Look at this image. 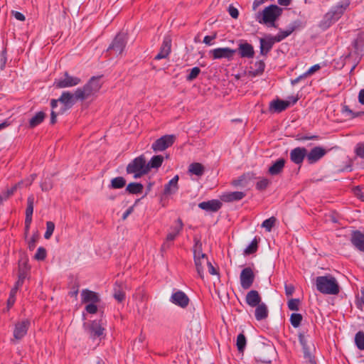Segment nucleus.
<instances>
[{
	"mask_svg": "<svg viewBox=\"0 0 364 364\" xmlns=\"http://www.w3.org/2000/svg\"><path fill=\"white\" fill-rule=\"evenodd\" d=\"M293 31V29L288 31H281L278 33L277 35L272 36L274 38V41L280 42L287 36H289Z\"/></svg>",
	"mask_w": 364,
	"mask_h": 364,
	"instance_id": "44",
	"label": "nucleus"
},
{
	"mask_svg": "<svg viewBox=\"0 0 364 364\" xmlns=\"http://www.w3.org/2000/svg\"><path fill=\"white\" fill-rule=\"evenodd\" d=\"M245 196V193L242 191H235L225 193L221 199L225 202H232L242 200Z\"/></svg>",
	"mask_w": 364,
	"mask_h": 364,
	"instance_id": "26",
	"label": "nucleus"
},
{
	"mask_svg": "<svg viewBox=\"0 0 364 364\" xmlns=\"http://www.w3.org/2000/svg\"><path fill=\"white\" fill-rule=\"evenodd\" d=\"M302 321V316L300 314H292L290 317L291 324L294 327L297 328L301 324Z\"/></svg>",
	"mask_w": 364,
	"mask_h": 364,
	"instance_id": "43",
	"label": "nucleus"
},
{
	"mask_svg": "<svg viewBox=\"0 0 364 364\" xmlns=\"http://www.w3.org/2000/svg\"><path fill=\"white\" fill-rule=\"evenodd\" d=\"M216 38V34H214L213 36H206L203 38V43L206 45L210 46L213 45V40H215Z\"/></svg>",
	"mask_w": 364,
	"mask_h": 364,
	"instance_id": "56",
	"label": "nucleus"
},
{
	"mask_svg": "<svg viewBox=\"0 0 364 364\" xmlns=\"http://www.w3.org/2000/svg\"><path fill=\"white\" fill-rule=\"evenodd\" d=\"M257 250V240L255 238L251 243L245 248V254L250 255L255 252Z\"/></svg>",
	"mask_w": 364,
	"mask_h": 364,
	"instance_id": "45",
	"label": "nucleus"
},
{
	"mask_svg": "<svg viewBox=\"0 0 364 364\" xmlns=\"http://www.w3.org/2000/svg\"><path fill=\"white\" fill-rule=\"evenodd\" d=\"M240 284L244 289H248L255 280V274L250 267L243 269L240 273Z\"/></svg>",
	"mask_w": 364,
	"mask_h": 364,
	"instance_id": "12",
	"label": "nucleus"
},
{
	"mask_svg": "<svg viewBox=\"0 0 364 364\" xmlns=\"http://www.w3.org/2000/svg\"><path fill=\"white\" fill-rule=\"evenodd\" d=\"M336 21L333 18L331 14L328 12L325 14L323 19L321 21L319 27L323 30H326Z\"/></svg>",
	"mask_w": 364,
	"mask_h": 364,
	"instance_id": "32",
	"label": "nucleus"
},
{
	"mask_svg": "<svg viewBox=\"0 0 364 364\" xmlns=\"http://www.w3.org/2000/svg\"><path fill=\"white\" fill-rule=\"evenodd\" d=\"M320 65L318 64L314 65L311 66L304 74L307 76L312 75L316 71L320 69Z\"/></svg>",
	"mask_w": 364,
	"mask_h": 364,
	"instance_id": "58",
	"label": "nucleus"
},
{
	"mask_svg": "<svg viewBox=\"0 0 364 364\" xmlns=\"http://www.w3.org/2000/svg\"><path fill=\"white\" fill-rule=\"evenodd\" d=\"M55 229V224L51 222L48 221L46 223V231L44 234V237L47 240L50 239L51 235L53 233Z\"/></svg>",
	"mask_w": 364,
	"mask_h": 364,
	"instance_id": "46",
	"label": "nucleus"
},
{
	"mask_svg": "<svg viewBox=\"0 0 364 364\" xmlns=\"http://www.w3.org/2000/svg\"><path fill=\"white\" fill-rule=\"evenodd\" d=\"M127 44V37L124 33H119L116 36L112 44L109 46L107 52H113L114 55L122 53Z\"/></svg>",
	"mask_w": 364,
	"mask_h": 364,
	"instance_id": "8",
	"label": "nucleus"
},
{
	"mask_svg": "<svg viewBox=\"0 0 364 364\" xmlns=\"http://www.w3.org/2000/svg\"><path fill=\"white\" fill-rule=\"evenodd\" d=\"M81 299L82 302L85 304L98 303L100 301L98 294L88 289H83L82 291Z\"/></svg>",
	"mask_w": 364,
	"mask_h": 364,
	"instance_id": "21",
	"label": "nucleus"
},
{
	"mask_svg": "<svg viewBox=\"0 0 364 364\" xmlns=\"http://www.w3.org/2000/svg\"><path fill=\"white\" fill-rule=\"evenodd\" d=\"M33 204H34V197H33V196H30L27 199V208L26 210V218L32 219V215L33 213Z\"/></svg>",
	"mask_w": 364,
	"mask_h": 364,
	"instance_id": "39",
	"label": "nucleus"
},
{
	"mask_svg": "<svg viewBox=\"0 0 364 364\" xmlns=\"http://www.w3.org/2000/svg\"><path fill=\"white\" fill-rule=\"evenodd\" d=\"M46 257V250L44 247H40L38 248L34 258L37 260H43Z\"/></svg>",
	"mask_w": 364,
	"mask_h": 364,
	"instance_id": "48",
	"label": "nucleus"
},
{
	"mask_svg": "<svg viewBox=\"0 0 364 364\" xmlns=\"http://www.w3.org/2000/svg\"><path fill=\"white\" fill-rule=\"evenodd\" d=\"M41 187L43 191H48L53 187L51 180L50 178H46L43 182L41 183Z\"/></svg>",
	"mask_w": 364,
	"mask_h": 364,
	"instance_id": "51",
	"label": "nucleus"
},
{
	"mask_svg": "<svg viewBox=\"0 0 364 364\" xmlns=\"http://www.w3.org/2000/svg\"><path fill=\"white\" fill-rule=\"evenodd\" d=\"M26 277V274L24 272H21L18 275V281L16 282V287H19L20 286H21L23 284V280Z\"/></svg>",
	"mask_w": 364,
	"mask_h": 364,
	"instance_id": "61",
	"label": "nucleus"
},
{
	"mask_svg": "<svg viewBox=\"0 0 364 364\" xmlns=\"http://www.w3.org/2000/svg\"><path fill=\"white\" fill-rule=\"evenodd\" d=\"M126 185V180L121 176L116 177L112 179L110 187L112 188L118 189L122 188Z\"/></svg>",
	"mask_w": 364,
	"mask_h": 364,
	"instance_id": "37",
	"label": "nucleus"
},
{
	"mask_svg": "<svg viewBox=\"0 0 364 364\" xmlns=\"http://www.w3.org/2000/svg\"><path fill=\"white\" fill-rule=\"evenodd\" d=\"M164 161V157L161 155L154 156L146 165L149 167V171L151 168H158Z\"/></svg>",
	"mask_w": 364,
	"mask_h": 364,
	"instance_id": "33",
	"label": "nucleus"
},
{
	"mask_svg": "<svg viewBox=\"0 0 364 364\" xmlns=\"http://www.w3.org/2000/svg\"><path fill=\"white\" fill-rule=\"evenodd\" d=\"M178 176H175L172 179L169 181V182L166 184L164 187V194L165 195H172L176 193L178 189Z\"/></svg>",
	"mask_w": 364,
	"mask_h": 364,
	"instance_id": "27",
	"label": "nucleus"
},
{
	"mask_svg": "<svg viewBox=\"0 0 364 364\" xmlns=\"http://www.w3.org/2000/svg\"><path fill=\"white\" fill-rule=\"evenodd\" d=\"M200 70L199 68L198 67H194L191 70H190V73L189 74L187 75L186 77V80L188 81H192L194 79H196L198 75L200 74Z\"/></svg>",
	"mask_w": 364,
	"mask_h": 364,
	"instance_id": "47",
	"label": "nucleus"
},
{
	"mask_svg": "<svg viewBox=\"0 0 364 364\" xmlns=\"http://www.w3.org/2000/svg\"><path fill=\"white\" fill-rule=\"evenodd\" d=\"M31 322L28 319H23L16 323L14 329V337L16 340H21L27 333Z\"/></svg>",
	"mask_w": 364,
	"mask_h": 364,
	"instance_id": "11",
	"label": "nucleus"
},
{
	"mask_svg": "<svg viewBox=\"0 0 364 364\" xmlns=\"http://www.w3.org/2000/svg\"><path fill=\"white\" fill-rule=\"evenodd\" d=\"M104 323L102 319L95 320L91 322L87 327V333L92 339L98 338L100 341L102 338L105 328Z\"/></svg>",
	"mask_w": 364,
	"mask_h": 364,
	"instance_id": "7",
	"label": "nucleus"
},
{
	"mask_svg": "<svg viewBox=\"0 0 364 364\" xmlns=\"http://www.w3.org/2000/svg\"><path fill=\"white\" fill-rule=\"evenodd\" d=\"M228 11L231 17H232L233 18H237L239 16L238 10L234 6H230Z\"/></svg>",
	"mask_w": 364,
	"mask_h": 364,
	"instance_id": "57",
	"label": "nucleus"
},
{
	"mask_svg": "<svg viewBox=\"0 0 364 364\" xmlns=\"http://www.w3.org/2000/svg\"><path fill=\"white\" fill-rule=\"evenodd\" d=\"M306 157V149L304 147H296L290 152V159L296 164H300Z\"/></svg>",
	"mask_w": 364,
	"mask_h": 364,
	"instance_id": "17",
	"label": "nucleus"
},
{
	"mask_svg": "<svg viewBox=\"0 0 364 364\" xmlns=\"http://www.w3.org/2000/svg\"><path fill=\"white\" fill-rule=\"evenodd\" d=\"M169 301L173 304L182 309L186 308L190 302L188 296L181 290H177L173 292L169 299Z\"/></svg>",
	"mask_w": 364,
	"mask_h": 364,
	"instance_id": "10",
	"label": "nucleus"
},
{
	"mask_svg": "<svg viewBox=\"0 0 364 364\" xmlns=\"http://www.w3.org/2000/svg\"><path fill=\"white\" fill-rule=\"evenodd\" d=\"M144 186L139 183H130L126 188V191L131 194H139L142 193Z\"/></svg>",
	"mask_w": 364,
	"mask_h": 364,
	"instance_id": "34",
	"label": "nucleus"
},
{
	"mask_svg": "<svg viewBox=\"0 0 364 364\" xmlns=\"http://www.w3.org/2000/svg\"><path fill=\"white\" fill-rule=\"evenodd\" d=\"M76 97L75 93L73 94L70 92H63L59 98L60 102H61L65 108H70L75 102Z\"/></svg>",
	"mask_w": 364,
	"mask_h": 364,
	"instance_id": "25",
	"label": "nucleus"
},
{
	"mask_svg": "<svg viewBox=\"0 0 364 364\" xmlns=\"http://www.w3.org/2000/svg\"><path fill=\"white\" fill-rule=\"evenodd\" d=\"M276 221V218L271 217L263 221L262 223V227L265 228L267 231L270 232L272 227L275 225Z\"/></svg>",
	"mask_w": 364,
	"mask_h": 364,
	"instance_id": "42",
	"label": "nucleus"
},
{
	"mask_svg": "<svg viewBox=\"0 0 364 364\" xmlns=\"http://www.w3.org/2000/svg\"><path fill=\"white\" fill-rule=\"evenodd\" d=\"M38 240V236L33 235L28 242V248L30 250H33L36 247V243Z\"/></svg>",
	"mask_w": 364,
	"mask_h": 364,
	"instance_id": "54",
	"label": "nucleus"
},
{
	"mask_svg": "<svg viewBox=\"0 0 364 364\" xmlns=\"http://www.w3.org/2000/svg\"><path fill=\"white\" fill-rule=\"evenodd\" d=\"M100 77H92L82 87L77 88L75 92V96L77 100H84L95 95L101 87Z\"/></svg>",
	"mask_w": 364,
	"mask_h": 364,
	"instance_id": "2",
	"label": "nucleus"
},
{
	"mask_svg": "<svg viewBox=\"0 0 364 364\" xmlns=\"http://www.w3.org/2000/svg\"><path fill=\"white\" fill-rule=\"evenodd\" d=\"M299 340L303 348L304 358H311V355H312L311 352V348L309 344L307 338L304 333H299Z\"/></svg>",
	"mask_w": 364,
	"mask_h": 364,
	"instance_id": "28",
	"label": "nucleus"
},
{
	"mask_svg": "<svg viewBox=\"0 0 364 364\" xmlns=\"http://www.w3.org/2000/svg\"><path fill=\"white\" fill-rule=\"evenodd\" d=\"M260 53L262 55H267V53L272 49V46L276 43L272 36H267L264 38H260Z\"/></svg>",
	"mask_w": 364,
	"mask_h": 364,
	"instance_id": "22",
	"label": "nucleus"
},
{
	"mask_svg": "<svg viewBox=\"0 0 364 364\" xmlns=\"http://www.w3.org/2000/svg\"><path fill=\"white\" fill-rule=\"evenodd\" d=\"M291 105L290 101L277 100L271 102L270 107L277 112H281L285 110Z\"/></svg>",
	"mask_w": 364,
	"mask_h": 364,
	"instance_id": "29",
	"label": "nucleus"
},
{
	"mask_svg": "<svg viewBox=\"0 0 364 364\" xmlns=\"http://www.w3.org/2000/svg\"><path fill=\"white\" fill-rule=\"evenodd\" d=\"M127 172L133 174L134 178H138L149 172L145 157L141 155L132 160L127 166Z\"/></svg>",
	"mask_w": 364,
	"mask_h": 364,
	"instance_id": "3",
	"label": "nucleus"
},
{
	"mask_svg": "<svg viewBox=\"0 0 364 364\" xmlns=\"http://www.w3.org/2000/svg\"><path fill=\"white\" fill-rule=\"evenodd\" d=\"M255 309V318L257 321H261L266 318L268 316V309L264 303H261L257 305Z\"/></svg>",
	"mask_w": 364,
	"mask_h": 364,
	"instance_id": "30",
	"label": "nucleus"
},
{
	"mask_svg": "<svg viewBox=\"0 0 364 364\" xmlns=\"http://www.w3.org/2000/svg\"><path fill=\"white\" fill-rule=\"evenodd\" d=\"M255 65L257 68V73H262L264 71L265 65L262 61L257 62Z\"/></svg>",
	"mask_w": 364,
	"mask_h": 364,
	"instance_id": "62",
	"label": "nucleus"
},
{
	"mask_svg": "<svg viewBox=\"0 0 364 364\" xmlns=\"http://www.w3.org/2000/svg\"><path fill=\"white\" fill-rule=\"evenodd\" d=\"M356 154L362 158V159H364V144H358V146L356 147Z\"/></svg>",
	"mask_w": 364,
	"mask_h": 364,
	"instance_id": "55",
	"label": "nucleus"
},
{
	"mask_svg": "<svg viewBox=\"0 0 364 364\" xmlns=\"http://www.w3.org/2000/svg\"><path fill=\"white\" fill-rule=\"evenodd\" d=\"M343 112L350 115L352 118L360 117L363 114H364V112H354L352 111L348 106H345L343 107Z\"/></svg>",
	"mask_w": 364,
	"mask_h": 364,
	"instance_id": "52",
	"label": "nucleus"
},
{
	"mask_svg": "<svg viewBox=\"0 0 364 364\" xmlns=\"http://www.w3.org/2000/svg\"><path fill=\"white\" fill-rule=\"evenodd\" d=\"M316 289L324 294L336 295L339 293V286L331 275L319 276L316 279Z\"/></svg>",
	"mask_w": 364,
	"mask_h": 364,
	"instance_id": "1",
	"label": "nucleus"
},
{
	"mask_svg": "<svg viewBox=\"0 0 364 364\" xmlns=\"http://www.w3.org/2000/svg\"><path fill=\"white\" fill-rule=\"evenodd\" d=\"M183 223L182 220L178 218L176 221V224L171 228L170 232L166 236V242L173 241L176 236L180 233L183 229Z\"/></svg>",
	"mask_w": 364,
	"mask_h": 364,
	"instance_id": "24",
	"label": "nucleus"
},
{
	"mask_svg": "<svg viewBox=\"0 0 364 364\" xmlns=\"http://www.w3.org/2000/svg\"><path fill=\"white\" fill-rule=\"evenodd\" d=\"M269 184V181L267 178H261L256 183V188L258 190L265 189Z\"/></svg>",
	"mask_w": 364,
	"mask_h": 364,
	"instance_id": "49",
	"label": "nucleus"
},
{
	"mask_svg": "<svg viewBox=\"0 0 364 364\" xmlns=\"http://www.w3.org/2000/svg\"><path fill=\"white\" fill-rule=\"evenodd\" d=\"M97 303L87 304L85 306V310L89 314H95L97 311Z\"/></svg>",
	"mask_w": 364,
	"mask_h": 364,
	"instance_id": "53",
	"label": "nucleus"
},
{
	"mask_svg": "<svg viewBox=\"0 0 364 364\" xmlns=\"http://www.w3.org/2000/svg\"><path fill=\"white\" fill-rule=\"evenodd\" d=\"M221 205L222 203L218 200L204 201L198 204L200 208L208 212H215L220 208Z\"/></svg>",
	"mask_w": 364,
	"mask_h": 364,
	"instance_id": "20",
	"label": "nucleus"
},
{
	"mask_svg": "<svg viewBox=\"0 0 364 364\" xmlns=\"http://www.w3.org/2000/svg\"><path fill=\"white\" fill-rule=\"evenodd\" d=\"M285 164V160L284 159H279L276 161L269 168V173L275 176L282 172Z\"/></svg>",
	"mask_w": 364,
	"mask_h": 364,
	"instance_id": "31",
	"label": "nucleus"
},
{
	"mask_svg": "<svg viewBox=\"0 0 364 364\" xmlns=\"http://www.w3.org/2000/svg\"><path fill=\"white\" fill-rule=\"evenodd\" d=\"M175 136L173 135H164L155 141L152 145V149L157 151H163L170 147L174 142Z\"/></svg>",
	"mask_w": 364,
	"mask_h": 364,
	"instance_id": "9",
	"label": "nucleus"
},
{
	"mask_svg": "<svg viewBox=\"0 0 364 364\" xmlns=\"http://www.w3.org/2000/svg\"><path fill=\"white\" fill-rule=\"evenodd\" d=\"M237 348L240 352H243L246 346V338L242 333H240L237 337Z\"/></svg>",
	"mask_w": 364,
	"mask_h": 364,
	"instance_id": "41",
	"label": "nucleus"
},
{
	"mask_svg": "<svg viewBox=\"0 0 364 364\" xmlns=\"http://www.w3.org/2000/svg\"><path fill=\"white\" fill-rule=\"evenodd\" d=\"M326 154V150L321 146H316L309 153L306 152V159L311 164L316 163Z\"/></svg>",
	"mask_w": 364,
	"mask_h": 364,
	"instance_id": "14",
	"label": "nucleus"
},
{
	"mask_svg": "<svg viewBox=\"0 0 364 364\" xmlns=\"http://www.w3.org/2000/svg\"><path fill=\"white\" fill-rule=\"evenodd\" d=\"M113 296L114 299L119 302H122V301H124L125 298V294L122 290V287L120 285H118L117 283L115 284L114 288Z\"/></svg>",
	"mask_w": 364,
	"mask_h": 364,
	"instance_id": "38",
	"label": "nucleus"
},
{
	"mask_svg": "<svg viewBox=\"0 0 364 364\" xmlns=\"http://www.w3.org/2000/svg\"><path fill=\"white\" fill-rule=\"evenodd\" d=\"M245 300L247 304L251 307H255L262 303L261 296L256 290L250 291L246 295Z\"/></svg>",
	"mask_w": 364,
	"mask_h": 364,
	"instance_id": "23",
	"label": "nucleus"
},
{
	"mask_svg": "<svg viewBox=\"0 0 364 364\" xmlns=\"http://www.w3.org/2000/svg\"><path fill=\"white\" fill-rule=\"evenodd\" d=\"M299 299H291L288 301V308L291 311H297L299 309Z\"/></svg>",
	"mask_w": 364,
	"mask_h": 364,
	"instance_id": "50",
	"label": "nucleus"
},
{
	"mask_svg": "<svg viewBox=\"0 0 364 364\" xmlns=\"http://www.w3.org/2000/svg\"><path fill=\"white\" fill-rule=\"evenodd\" d=\"M285 293L287 296H291L294 291V287L291 284H285Z\"/></svg>",
	"mask_w": 364,
	"mask_h": 364,
	"instance_id": "59",
	"label": "nucleus"
},
{
	"mask_svg": "<svg viewBox=\"0 0 364 364\" xmlns=\"http://www.w3.org/2000/svg\"><path fill=\"white\" fill-rule=\"evenodd\" d=\"M282 9L278 6L270 5L263 10L262 19L259 22L275 27L274 22L282 14Z\"/></svg>",
	"mask_w": 364,
	"mask_h": 364,
	"instance_id": "4",
	"label": "nucleus"
},
{
	"mask_svg": "<svg viewBox=\"0 0 364 364\" xmlns=\"http://www.w3.org/2000/svg\"><path fill=\"white\" fill-rule=\"evenodd\" d=\"M349 0H341L336 6L333 7L328 12L336 21H338L343 15L346 9L349 6Z\"/></svg>",
	"mask_w": 364,
	"mask_h": 364,
	"instance_id": "15",
	"label": "nucleus"
},
{
	"mask_svg": "<svg viewBox=\"0 0 364 364\" xmlns=\"http://www.w3.org/2000/svg\"><path fill=\"white\" fill-rule=\"evenodd\" d=\"M80 82L79 77L71 76L65 72L63 77L55 80L53 85L57 88H66L77 85Z\"/></svg>",
	"mask_w": 364,
	"mask_h": 364,
	"instance_id": "6",
	"label": "nucleus"
},
{
	"mask_svg": "<svg viewBox=\"0 0 364 364\" xmlns=\"http://www.w3.org/2000/svg\"><path fill=\"white\" fill-rule=\"evenodd\" d=\"M236 50L230 48H218L210 51L213 55V59L226 58L230 60L232 58Z\"/></svg>",
	"mask_w": 364,
	"mask_h": 364,
	"instance_id": "13",
	"label": "nucleus"
},
{
	"mask_svg": "<svg viewBox=\"0 0 364 364\" xmlns=\"http://www.w3.org/2000/svg\"><path fill=\"white\" fill-rule=\"evenodd\" d=\"M21 187V183H18L15 184L11 188L7 191V197L14 194V193L18 188Z\"/></svg>",
	"mask_w": 364,
	"mask_h": 364,
	"instance_id": "60",
	"label": "nucleus"
},
{
	"mask_svg": "<svg viewBox=\"0 0 364 364\" xmlns=\"http://www.w3.org/2000/svg\"><path fill=\"white\" fill-rule=\"evenodd\" d=\"M13 14H14V17L18 20V21H24L25 20V16L23 14L18 12V11H13Z\"/></svg>",
	"mask_w": 364,
	"mask_h": 364,
	"instance_id": "63",
	"label": "nucleus"
},
{
	"mask_svg": "<svg viewBox=\"0 0 364 364\" xmlns=\"http://www.w3.org/2000/svg\"><path fill=\"white\" fill-rule=\"evenodd\" d=\"M358 101L359 102L364 105V89H362L358 94Z\"/></svg>",
	"mask_w": 364,
	"mask_h": 364,
	"instance_id": "64",
	"label": "nucleus"
},
{
	"mask_svg": "<svg viewBox=\"0 0 364 364\" xmlns=\"http://www.w3.org/2000/svg\"><path fill=\"white\" fill-rule=\"evenodd\" d=\"M171 50V39L168 36L164 38L159 53L156 55V60H161L168 56Z\"/></svg>",
	"mask_w": 364,
	"mask_h": 364,
	"instance_id": "16",
	"label": "nucleus"
},
{
	"mask_svg": "<svg viewBox=\"0 0 364 364\" xmlns=\"http://www.w3.org/2000/svg\"><path fill=\"white\" fill-rule=\"evenodd\" d=\"M350 242L358 250L364 252V234L358 230L353 232Z\"/></svg>",
	"mask_w": 364,
	"mask_h": 364,
	"instance_id": "19",
	"label": "nucleus"
},
{
	"mask_svg": "<svg viewBox=\"0 0 364 364\" xmlns=\"http://www.w3.org/2000/svg\"><path fill=\"white\" fill-rule=\"evenodd\" d=\"M45 118V114L43 112H37L29 121V127L33 128L40 124Z\"/></svg>",
	"mask_w": 364,
	"mask_h": 364,
	"instance_id": "36",
	"label": "nucleus"
},
{
	"mask_svg": "<svg viewBox=\"0 0 364 364\" xmlns=\"http://www.w3.org/2000/svg\"><path fill=\"white\" fill-rule=\"evenodd\" d=\"M237 50L241 58H252L255 55L253 46L247 42L240 43Z\"/></svg>",
	"mask_w": 364,
	"mask_h": 364,
	"instance_id": "18",
	"label": "nucleus"
},
{
	"mask_svg": "<svg viewBox=\"0 0 364 364\" xmlns=\"http://www.w3.org/2000/svg\"><path fill=\"white\" fill-rule=\"evenodd\" d=\"M188 171L192 174L200 176L204 173V167L200 163H193L189 166Z\"/></svg>",
	"mask_w": 364,
	"mask_h": 364,
	"instance_id": "35",
	"label": "nucleus"
},
{
	"mask_svg": "<svg viewBox=\"0 0 364 364\" xmlns=\"http://www.w3.org/2000/svg\"><path fill=\"white\" fill-rule=\"evenodd\" d=\"M355 343L359 350H364V333L358 331L355 336Z\"/></svg>",
	"mask_w": 364,
	"mask_h": 364,
	"instance_id": "40",
	"label": "nucleus"
},
{
	"mask_svg": "<svg viewBox=\"0 0 364 364\" xmlns=\"http://www.w3.org/2000/svg\"><path fill=\"white\" fill-rule=\"evenodd\" d=\"M198 242L196 244V249L194 250V261L198 276L203 279L204 277V269L209 264V260L205 254L201 252L200 250V245L198 247Z\"/></svg>",
	"mask_w": 364,
	"mask_h": 364,
	"instance_id": "5",
	"label": "nucleus"
}]
</instances>
